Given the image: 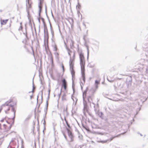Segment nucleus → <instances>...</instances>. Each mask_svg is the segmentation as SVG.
Wrapping results in <instances>:
<instances>
[{
	"mask_svg": "<svg viewBox=\"0 0 148 148\" xmlns=\"http://www.w3.org/2000/svg\"><path fill=\"white\" fill-rule=\"evenodd\" d=\"M17 101L16 99L14 98H12L7 101L5 105L3 106V108L6 114L9 113L10 107H11V110L13 112V115L14 117L15 116L16 110L14 106V105H16Z\"/></svg>",
	"mask_w": 148,
	"mask_h": 148,
	"instance_id": "obj_1",
	"label": "nucleus"
},
{
	"mask_svg": "<svg viewBox=\"0 0 148 148\" xmlns=\"http://www.w3.org/2000/svg\"><path fill=\"white\" fill-rule=\"evenodd\" d=\"M10 120L8 121H6L5 120H1V125H3V126L1 129L4 130L5 132L10 130L12 125V123L10 122Z\"/></svg>",
	"mask_w": 148,
	"mask_h": 148,
	"instance_id": "obj_2",
	"label": "nucleus"
},
{
	"mask_svg": "<svg viewBox=\"0 0 148 148\" xmlns=\"http://www.w3.org/2000/svg\"><path fill=\"white\" fill-rule=\"evenodd\" d=\"M64 120L65 121L66 123V124L69 127V128H66V130L67 131L68 133V135L69 136V137L70 138V140L69 141L70 142H73L74 140V136L73 135V134L72 133V131L71 130V127L69 125V124L68 121L66 120V119L65 118H64Z\"/></svg>",
	"mask_w": 148,
	"mask_h": 148,
	"instance_id": "obj_3",
	"label": "nucleus"
},
{
	"mask_svg": "<svg viewBox=\"0 0 148 148\" xmlns=\"http://www.w3.org/2000/svg\"><path fill=\"white\" fill-rule=\"evenodd\" d=\"M32 2L31 0H26V10L28 14L29 13V10L32 8Z\"/></svg>",
	"mask_w": 148,
	"mask_h": 148,
	"instance_id": "obj_4",
	"label": "nucleus"
},
{
	"mask_svg": "<svg viewBox=\"0 0 148 148\" xmlns=\"http://www.w3.org/2000/svg\"><path fill=\"white\" fill-rule=\"evenodd\" d=\"M80 60V64L81 65H84L85 64V60L83 53L81 52L79 54Z\"/></svg>",
	"mask_w": 148,
	"mask_h": 148,
	"instance_id": "obj_5",
	"label": "nucleus"
},
{
	"mask_svg": "<svg viewBox=\"0 0 148 148\" xmlns=\"http://www.w3.org/2000/svg\"><path fill=\"white\" fill-rule=\"evenodd\" d=\"M75 53H73V56H72V57H71L70 58V65H73L74 64L75 60Z\"/></svg>",
	"mask_w": 148,
	"mask_h": 148,
	"instance_id": "obj_6",
	"label": "nucleus"
},
{
	"mask_svg": "<svg viewBox=\"0 0 148 148\" xmlns=\"http://www.w3.org/2000/svg\"><path fill=\"white\" fill-rule=\"evenodd\" d=\"M70 71L72 75L73 78H74L75 77V71L74 69L73 65H71L70 67Z\"/></svg>",
	"mask_w": 148,
	"mask_h": 148,
	"instance_id": "obj_7",
	"label": "nucleus"
},
{
	"mask_svg": "<svg viewBox=\"0 0 148 148\" xmlns=\"http://www.w3.org/2000/svg\"><path fill=\"white\" fill-rule=\"evenodd\" d=\"M62 85L63 86L64 90H66L67 87V82L64 79L62 81Z\"/></svg>",
	"mask_w": 148,
	"mask_h": 148,
	"instance_id": "obj_8",
	"label": "nucleus"
},
{
	"mask_svg": "<svg viewBox=\"0 0 148 148\" xmlns=\"http://www.w3.org/2000/svg\"><path fill=\"white\" fill-rule=\"evenodd\" d=\"M68 108L67 107H62L61 109V111L63 113H65L67 112Z\"/></svg>",
	"mask_w": 148,
	"mask_h": 148,
	"instance_id": "obj_9",
	"label": "nucleus"
},
{
	"mask_svg": "<svg viewBox=\"0 0 148 148\" xmlns=\"http://www.w3.org/2000/svg\"><path fill=\"white\" fill-rule=\"evenodd\" d=\"M93 99L94 96H90L88 98V101L90 103H92Z\"/></svg>",
	"mask_w": 148,
	"mask_h": 148,
	"instance_id": "obj_10",
	"label": "nucleus"
},
{
	"mask_svg": "<svg viewBox=\"0 0 148 148\" xmlns=\"http://www.w3.org/2000/svg\"><path fill=\"white\" fill-rule=\"evenodd\" d=\"M8 21V19L1 20V25H5L6 24Z\"/></svg>",
	"mask_w": 148,
	"mask_h": 148,
	"instance_id": "obj_11",
	"label": "nucleus"
},
{
	"mask_svg": "<svg viewBox=\"0 0 148 148\" xmlns=\"http://www.w3.org/2000/svg\"><path fill=\"white\" fill-rule=\"evenodd\" d=\"M81 72L82 74H85L84 65H81Z\"/></svg>",
	"mask_w": 148,
	"mask_h": 148,
	"instance_id": "obj_12",
	"label": "nucleus"
},
{
	"mask_svg": "<svg viewBox=\"0 0 148 148\" xmlns=\"http://www.w3.org/2000/svg\"><path fill=\"white\" fill-rule=\"evenodd\" d=\"M53 50L56 52L58 50L57 47L56 45L54 44V45H53Z\"/></svg>",
	"mask_w": 148,
	"mask_h": 148,
	"instance_id": "obj_13",
	"label": "nucleus"
},
{
	"mask_svg": "<svg viewBox=\"0 0 148 148\" xmlns=\"http://www.w3.org/2000/svg\"><path fill=\"white\" fill-rule=\"evenodd\" d=\"M45 50L47 52L49 51V49L48 44H47V45H45Z\"/></svg>",
	"mask_w": 148,
	"mask_h": 148,
	"instance_id": "obj_14",
	"label": "nucleus"
},
{
	"mask_svg": "<svg viewBox=\"0 0 148 148\" xmlns=\"http://www.w3.org/2000/svg\"><path fill=\"white\" fill-rule=\"evenodd\" d=\"M82 79L84 82H85V74H82Z\"/></svg>",
	"mask_w": 148,
	"mask_h": 148,
	"instance_id": "obj_15",
	"label": "nucleus"
},
{
	"mask_svg": "<svg viewBox=\"0 0 148 148\" xmlns=\"http://www.w3.org/2000/svg\"><path fill=\"white\" fill-rule=\"evenodd\" d=\"M62 101H64L66 100V95H63L62 97Z\"/></svg>",
	"mask_w": 148,
	"mask_h": 148,
	"instance_id": "obj_16",
	"label": "nucleus"
},
{
	"mask_svg": "<svg viewBox=\"0 0 148 148\" xmlns=\"http://www.w3.org/2000/svg\"><path fill=\"white\" fill-rule=\"evenodd\" d=\"M34 88L33 89V90L32 92V95H29L30 96V99H32L33 98V93L34 92Z\"/></svg>",
	"mask_w": 148,
	"mask_h": 148,
	"instance_id": "obj_17",
	"label": "nucleus"
},
{
	"mask_svg": "<svg viewBox=\"0 0 148 148\" xmlns=\"http://www.w3.org/2000/svg\"><path fill=\"white\" fill-rule=\"evenodd\" d=\"M99 84V81H97V80H96L95 81V84L96 85V88H97L98 87V85Z\"/></svg>",
	"mask_w": 148,
	"mask_h": 148,
	"instance_id": "obj_18",
	"label": "nucleus"
},
{
	"mask_svg": "<svg viewBox=\"0 0 148 148\" xmlns=\"http://www.w3.org/2000/svg\"><path fill=\"white\" fill-rule=\"evenodd\" d=\"M50 61L51 62V64H53V57L52 56V55H51L50 57Z\"/></svg>",
	"mask_w": 148,
	"mask_h": 148,
	"instance_id": "obj_19",
	"label": "nucleus"
},
{
	"mask_svg": "<svg viewBox=\"0 0 148 148\" xmlns=\"http://www.w3.org/2000/svg\"><path fill=\"white\" fill-rule=\"evenodd\" d=\"M40 10L42 7V5L41 4V1L40 2V4L38 6Z\"/></svg>",
	"mask_w": 148,
	"mask_h": 148,
	"instance_id": "obj_20",
	"label": "nucleus"
},
{
	"mask_svg": "<svg viewBox=\"0 0 148 148\" xmlns=\"http://www.w3.org/2000/svg\"><path fill=\"white\" fill-rule=\"evenodd\" d=\"M68 52L69 55L70 56V57H72L71 56V54L72 53V51H71L70 50H69L68 51Z\"/></svg>",
	"mask_w": 148,
	"mask_h": 148,
	"instance_id": "obj_21",
	"label": "nucleus"
},
{
	"mask_svg": "<svg viewBox=\"0 0 148 148\" xmlns=\"http://www.w3.org/2000/svg\"><path fill=\"white\" fill-rule=\"evenodd\" d=\"M71 42L72 46V47H73L74 46L75 42H74V41L73 40H71Z\"/></svg>",
	"mask_w": 148,
	"mask_h": 148,
	"instance_id": "obj_22",
	"label": "nucleus"
},
{
	"mask_svg": "<svg viewBox=\"0 0 148 148\" xmlns=\"http://www.w3.org/2000/svg\"><path fill=\"white\" fill-rule=\"evenodd\" d=\"M55 56L56 57H57V58H58V56H59V53H57V52H56L55 53Z\"/></svg>",
	"mask_w": 148,
	"mask_h": 148,
	"instance_id": "obj_23",
	"label": "nucleus"
},
{
	"mask_svg": "<svg viewBox=\"0 0 148 148\" xmlns=\"http://www.w3.org/2000/svg\"><path fill=\"white\" fill-rule=\"evenodd\" d=\"M86 91H84L83 95V96H84V95H85V96H86Z\"/></svg>",
	"mask_w": 148,
	"mask_h": 148,
	"instance_id": "obj_24",
	"label": "nucleus"
},
{
	"mask_svg": "<svg viewBox=\"0 0 148 148\" xmlns=\"http://www.w3.org/2000/svg\"><path fill=\"white\" fill-rule=\"evenodd\" d=\"M63 135L64 137L66 139H67V137H66V135L64 133H63Z\"/></svg>",
	"mask_w": 148,
	"mask_h": 148,
	"instance_id": "obj_25",
	"label": "nucleus"
},
{
	"mask_svg": "<svg viewBox=\"0 0 148 148\" xmlns=\"http://www.w3.org/2000/svg\"><path fill=\"white\" fill-rule=\"evenodd\" d=\"M124 133H122L121 134H119L118 135H117V136H115L114 138H115V137H118L120 135H121V134H124Z\"/></svg>",
	"mask_w": 148,
	"mask_h": 148,
	"instance_id": "obj_26",
	"label": "nucleus"
},
{
	"mask_svg": "<svg viewBox=\"0 0 148 148\" xmlns=\"http://www.w3.org/2000/svg\"><path fill=\"white\" fill-rule=\"evenodd\" d=\"M83 127L84 129H86L87 130H89V129L88 128H87L84 126H83Z\"/></svg>",
	"mask_w": 148,
	"mask_h": 148,
	"instance_id": "obj_27",
	"label": "nucleus"
},
{
	"mask_svg": "<svg viewBox=\"0 0 148 148\" xmlns=\"http://www.w3.org/2000/svg\"><path fill=\"white\" fill-rule=\"evenodd\" d=\"M22 27L21 25L19 29V30H22Z\"/></svg>",
	"mask_w": 148,
	"mask_h": 148,
	"instance_id": "obj_28",
	"label": "nucleus"
},
{
	"mask_svg": "<svg viewBox=\"0 0 148 148\" xmlns=\"http://www.w3.org/2000/svg\"><path fill=\"white\" fill-rule=\"evenodd\" d=\"M1 123H0V129L1 128Z\"/></svg>",
	"mask_w": 148,
	"mask_h": 148,
	"instance_id": "obj_29",
	"label": "nucleus"
},
{
	"mask_svg": "<svg viewBox=\"0 0 148 148\" xmlns=\"http://www.w3.org/2000/svg\"><path fill=\"white\" fill-rule=\"evenodd\" d=\"M62 67L63 69H64V65H62Z\"/></svg>",
	"mask_w": 148,
	"mask_h": 148,
	"instance_id": "obj_30",
	"label": "nucleus"
},
{
	"mask_svg": "<svg viewBox=\"0 0 148 148\" xmlns=\"http://www.w3.org/2000/svg\"><path fill=\"white\" fill-rule=\"evenodd\" d=\"M12 121H13L12 123H13V122H14V121H13V120H12Z\"/></svg>",
	"mask_w": 148,
	"mask_h": 148,
	"instance_id": "obj_31",
	"label": "nucleus"
},
{
	"mask_svg": "<svg viewBox=\"0 0 148 148\" xmlns=\"http://www.w3.org/2000/svg\"><path fill=\"white\" fill-rule=\"evenodd\" d=\"M49 51L50 53H51V52H50V51Z\"/></svg>",
	"mask_w": 148,
	"mask_h": 148,
	"instance_id": "obj_32",
	"label": "nucleus"
},
{
	"mask_svg": "<svg viewBox=\"0 0 148 148\" xmlns=\"http://www.w3.org/2000/svg\"><path fill=\"white\" fill-rule=\"evenodd\" d=\"M49 51L50 53H51V52H50V51Z\"/></svg>",
	"mask_w": 148,
	"mask_h": 148,
	"instance_id": "obj_33",
	"label": "nucleus"
},
{
	"mask_svg": "<svg viewBox=\"0 0 148 148\" xmlns=\"http://www.w3.org/2000/svg\"><path fill=\"white\" fill-rule=\"evenodd\" d=\"M54 148H56V147H55Z\"/></svg>",
	"mask_w": 148,
	"mask_h": 148,
	"instance_id": "obj_34",
	"label": "nucleus"
}]
</instances>
